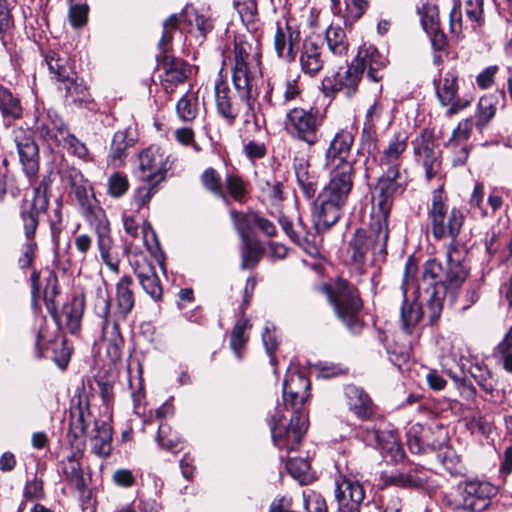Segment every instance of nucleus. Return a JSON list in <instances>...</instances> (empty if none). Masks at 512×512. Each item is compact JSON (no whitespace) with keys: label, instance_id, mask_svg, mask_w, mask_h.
Listing matches in <instances>:
<instances>
[{"label":"nucleus","instance_id":"32","mask_svg":"<svg viewBox=\"0 0 512 512\" xmlns=\"http://www.w3.org/2000/svg\"><path fill=\"white\" fill-rule=\"evenodd\" d=\"M408 136L406 133H395L389 140L379 159L382 170L400 171L402 157L407 148Z\"/></svg>","mask_w":512,"mask_h":512},{"label":"nucleus","instance_id":"1","mask_svg":"<svg viewBox=\"0 0 512 512\" xmlns=\"http://www.w3.org/2000/svg\"><path fill=\"white\" fill-rule=\"evenodd\" d=\"M352 162L336 165L327 185L318 194L312 208V219L318 232L327 231L341 217L353 188Z\"/></svg>","mask_w":512,"mask_h":512},{"label":"nucleus","instance_id":"31","mask_svg":"<svg viewBox=\"0 0 512 512\" xmlns=\"http://www.w3.org/2000/svg\"><path fill=\"white\" fill-rule=\"evenodd\" d=\"M35 196L28 209L22 208L20 218L23 223V229L26 240H35V233L39 224L38 214L40 211H46L48 207V198L40 188H35Z\"/></svg>","mask_w":512,"mask_h":512},{"label":"nucleus","instance_id":"27","mask_svg":"<svg viewBox=\"0 0 512 512\" xmlns=\"http://www.w3.org/2000/svg\"><path fill=\"white\" fill-rule=\"evenodd\" d=\"M131 265L142 289L153 300H161L163 289L154 265L144 257L136 259Z\"/></svg>","mask_w":512,"mask_h":512},{"label":"nucleus","instance_id":"16","mask_svg":"<svg viewBox=\"0 0 512 512\" xmlns=\"http://www.w3.org/2000/svg\"><path fill=\"white\" fill-rule=\"evenodd\" d=\"M12 139L17 147L23 172L29 178L35 177L39 171V148L32 134L18 126L12 130Z\"/></svg>","mask_w":512,"mask_h":512},{"label":"nucleus","instance_id":"12","mask_svg":"<svg viewBox=\"0 0 512 512\" xmlns=\"http://www.w3.org/2000/svg\"><path fill=\"white\" fill-rule=\"evenodd\" d=\"M185 23L189 28L195 26L202 36L213 29L209 17L199 13L194 7L186 6L181 13L170 15L163 23V33L159 41V48L167 51L173 39V33L180 24Z\"/></svg>","mask_w":512,"mask_h":512},{"label":"nucleus","instance_id":"2","mask_svg":"<svg viewBox=\"0 0 512 512\" xmlns=\"http://www.w3.org/2000/svg\"><path fill=\"white\" fill-rule=\"evenodd\" d=\"M133 279L129 275L120 278L116 285L117 315L110 314V299L108 293L97 288L94 302V312L101 319V327L104 337L116 338L120 334L118 318L125 319L132 311L135 298L132 290Z\"/></svg>","mask_w":512,"mask_h":512},{"label":"nucleus","instance_id":"18","mask_svg":"<svg viewBox=\"0 0 512 512\" xmlns=\"http://www.w3.org/2000/svg\"><path fill=\"white\" fill-rule=\"evenodd\" d=\"M301 36L299 28L290 20L277 22L274 35V48L278 57L287 62L296 59Z\"/></svg>","mask_w":512,"mask_h":512},{"label":"nucleus","instance_id":"33","mask_svg":"<svg viewBox=\"0 0 512 512\" xmlns=\"http://www.w3.org/2000/svg\"><path fill=\"white\" fill-rule=\"evenodd\" d=\"M354 136L347 130H341L335 134L325 154L326 166L336 167L347 160L350 155Z\"/></svg>","mask_w":512,"mask_h":512},{"label":"nucleus","instance_id":"55","mask_svg":"<svg viewBox=\"0 0 512 512\" xmlns=\"http://www.w3.org/2000/svg\"><path fill=\"white\" fill-rule=\"evenodd\" d=\"M21 189L16 183L15 176L11 173L10 169L0 167V203L9 194L13 198L19 197Z\"/></svg>","mask_w":512,"mask_h":512},{"label":"nucleus","instance_id":"38","mask_svg":"<svg viewBox=\"0 0 512 512\" xmlns=\"http://www.w3.org/2000/svg\"><path fill=\"white\" fill-rule=\"evenodd\" d=\"M293 169L297 184L304 197L312 199L318 188V177L311 170L309 162L303 157H296L293 161Z\"/></svg>","mask_w":512,"mask_h":512},{"label":"nucleus","instance_id":"54","mask_svg":"<svg viewBox=\"0 0 512 512\" xmlns=\"http://www.w3.org/2000/svg\"><path fill=\"white\" fill-rule=\"evenodd\" d=\"M225 192L236 202H244L247 194V183L237 174H227L225 177Z\"/></svg>","mask_w":512,"mask_h":512},{"label":"nucleus","instance_id":"46","mask_svg":"<svg viewBox=\"0 0 512 512\" xmlns=\"http://www.w3.org/2000/svg\"><path fill=\"white\" fill-rule=\"evenodd\" d=\"M112 431L106 423H96V435L92 437V451L99 457H107L111 453Z\"/></svg>","mask_w":512,"mask_h":512},{"label":"nucleus","instance_id":"15","mask_svg":"<svg viewBox=\"0 0 512 512\" xmlns=\"http://www.w3.org/2000/svg\"><path fill=\"white\" fill-rule=\"evenodd\" d=\"M467 248L460 242L449 243L446 249V267L444 268L445 290L459 288L469 274Z\"/></svg>","mask_w":512,"mask_h":512},{"label":"nucleus","instance_id":"25","mask_svg":"<svg viewBox=\"0 0 512 512\" xmlns=\"http://www.w3.org/2000/svg\"><path fill=\"white\" fill-rule=\"evenodd\" d=\"M35 131L49 145H60L69 132L64 122L56 115L38 113L35 116Z\"/></svg>","mask_w":512,"mask_h":512},{"label":"nucleus","instance_id":"14","mask_svg":"<svg viewBox=\"0 0 512 512\" xmlns=\"http://www.w3.org/2000/svg\"><path fill=\"white\" fill-rule=\"evenodd\" d=\"M458 508L467 512H482L489 507L497 489L488 482L469 480L459 484Z\"/></svg>","mask_w":512,"mask_h":512},{"label":"nucleus","instance_id":"20","mask_svg":"<svg viewBox=\"0 0 512 512\" xmlns=\"http://www.w3.org/2000/svg\"><path fill=\"white\" fill-rule=\"evenodd\" d=\"M215 103L218 113L232 125L240 113L241 100L239 94L236 96L230 89L221 73L218 74L214 84Z\"/></svg>","mask_w":512,"mask_h":512},{"label":"nucleus","instance_id":"36","mask_svg":"<svg viewBox=\"0 0 512 512\" xmlns=\"http://www.w3.org/2000/svg\"><path fill=\"white\" fill-rule=\"evenodd\" d=\"M0 115L6 127L24 117V107L18 94L0 84Z\"/></svg>","mask_w":512,"mask_h":512},{"label":"nucleus","instance_id":"45","mask_svg":"<svg viewBox=\"0 0 512 512\" xmlns=\"http://www.w3.org/2000/svg\"><path fill=\"white\" fill-rule=\"evenodd\" d=\"M325 40L329 51L338 58H344L348 51V39L344 29L340 26H329L325 33Z\"/></svg>","mask_w":512,"mask_h":512},{"label":"nucleus","instance_id":"13","mask_svg":"<svg viewBox=\"0 0 512 512\" xmlns=\"http://www.w3.org/2000/svg\"><path fill=\"white\" fill-rule=\"evenodd\" d=\"M138 162L139 178L144 183H161L171 168L170 155L156 145L140 152Z\"/></svg>","mask_w":512,"mask_h":512},{"label":"nucleus","instance_id":"26","mask_svg":"<svg viewBox=\"0 0 512 512\" xmlns=\"http://www.w3.org/2000/svg\"><path fill=\"white\" fill-rule=\"evenodd\" d=\"M414 154L416 160L423 165L427 179L431 180L438 173L440 168L439 155L436 151L433 138L426 133H422L416 138L414 142Z\"/></svg>","mask_w":512,"mask_h":512},{"label":"nucleus","instance_id":"37","mask_svg":"<svg viewBox=\"0 0 512 512\" xmlns=\"http://www.w3.org/2000/svg\"><path fill=\"white\" fill-rule=\"evenodd\" d=\"M36 345L39 349L51 350V357L59 368L65 369L67 367L71 357V349L67 346L65 337L59 336L47 341L45 329L41 328L37 334Z\"/></svg>","mask_w":512,"mask_h":512},{"label":"nucleus","instance_id":"52","mask_svg":"<svg viewBox=\"0 0 512 512\" xmlns=\"http://www.w3.org/2000/svg\"><path fill=\"white\" fill-rule=\"evenodd\" d=\"M156 441L161 448L173 453L178 452L182 448L181 438L164 423L159 425Z\"/></svg>","mask_w":512,"mask_h":512},{"label":"nucleus","instance_id":"29","mask_svg":"<svg viewBox=\"0 0 512 512\" xmlns=\"http://www.w3.org/2000/svg\"><path fill=\"white\" fill-rule=\"evenodd\" d=\"M361 437L363 441L372 447L380 448L389 453H400L401 447L397 434L393 430L375 428L366 425L362 427Z\"/></svg>","mask_w":512,"mask_h":512},{"label":"nucleus","instance_id":"49","mask_svg":"<svg viewBox=\"0 0 512 512\" xmlns=\"http://www.w3.org/2000/svg\"><path fill=\"white\" fill-rule=\"evenodd\" d=\"M493 357L497 364L501 365L506 372L512 374V328L494 349Z\"/></svg>","mask_w":512,"mask_h":512},{"label":"nucleus","instance_id":"17","mask_svg":"<svg viewBox=\"0 0 512 512\" xmlns=\"http://www.w3.org/2000/svg\"><path fill=\"white\" fill-rule=\"evenodd\" d=\"M365 498V491L358 480L339 474L335 479V499L342 512H357Z\"/></svg>","mask_w":512,"mask_h":512},{"label":"nucleus","instance_id":"47","mask_svg":"<svg viewBox=\"0 0 512 512\" xmlns=\"http://www.w3.org/2000/svg\"><path fill=\"white\" fill-rule=\"evenodd\" d=\"M341 90L347 97H352L358 90L362 78V69L359 65L352 63L344 72H337Z\"/></svg>","mask_w":512,"mask_h":512},{"label":"nucleus","instance_id":"4","mask_svg":"<svg viewBox=\"0 0 512 512\" xmlns=\"http://www.w3.org/2000/svg\"><path fill=\"white\" fill-rule=\"evenodd\" d=\"M428 219L435 239L450 238V243L459 242L457 238L464 225L465 215L460 208L449 207L443 186H439L432 193Z\"/></svg>","mask_w":512,"mask_h":512},{"label":"nucleus","instance_id":"64","mask_svg":"<svg viewBox=\"0 0 512 512\" xmlns=\"http://www.w3.org/2000/svg\"><path fill=\"white\" fill-rule=\"evenodd\" d=\"M129 186L130 184L127 176L120 172H115L108 178L107 191L111 197L119 198L128 191Z\"/></svg>","mask_w":512,"mask_h":512},{"label":"nucleus","instance_id":"53","mask_svg":"<svg viewBox=\"0 0 512 512\" xmlns=\"http://www.w3.org/2000/svg\"><path fill=\"white\" fill-rule=\"evenodd\" d=\"M59 285L57 275L53 271H48L45 277V287L43 289V300L49 314H54L56 305L55 298L59 295Z\"/></svg>","mask_w":512,"mask_h":512},{"label":"nucleus","instance_id":"57","mask_svg":"<svg viewBox=\"0 0 512 512\" xmlns=\"http://www.w3.org/2000/svg\"><path fill=\"white\" fill-rule=\"evenodd\" d=\"M464 11L471 28L476 30L484 23L483 0H465Z\"/></svg>","mask_w":512,"mask_h":512},{"label":"nucleus","instance_id":"42","mask_svg":"<svg viewBox=\"0 0 512 512\" xmlns=\"http://www.w3.org/2000/svg\"><path fill=\"white\" fill-rule=\"evenodd\" d=\"M45 61L52 78L59 82V86L74 76L65 55H61L55 51H50L46 54Z\"/></svg>","mask_w":512,"mask_h":512},{"label":"nucleus","instance_id":"3","mask_svg":"<svg viewBox=\"0 0 512 512\" xmlns=\"http://www.w3.org/2000/svg\"><path fill=\"white\" fill-rule=\"evenodd\" d=\"M388 236V225L371 218L368 231L359 229L349 240L345 252L346 263L353 265L357 270H362L369 252L375 256H384Z\"/></svg>","mask_w":512,"mask_h":512},{"label":"nucleus","instance_id":"7","mask_svg":"<svg viewBox=\"0 0 512 512\" xmlns=\"http://www.w3.org/2000/svg\"><path fill=\"white\" fill-rule=\"evenodd\" d=\"M261 80L260 65L250 63L247 66H239L232 68V81L234 87L239 94L241 100H245L247 111L245 124L254 127V130L260 129L259 120L257 118L254 100L258 94V82Z\"/></svg>","mask_w":512,"mask_h":512},{"label":"nucleus","instance_id":"59","mask_svg":"<svg viewBox=\"0 0 512 512\" xmlns=\"http://www.w3.org/2000/svg\"><path fill=\"white\" fill-rule=\"evenodd\" d=\"M450 33L456 40L464 38V31L467 28L464 26L462 18V4L460 0H453V5L450 11Z\"/></svg>","mask_w":512,"mask_h":512},{"label":"nucleus","instance_id":"34","mask_svg":"<svg viewBox=\"0 0 512 512\" xmlns=\"http://www.w3.org/2000/svg\"><path fill=\"white\" fill-rule=\"evenodd\" d=\"M72 448V454L67 456V458L61 462L62 472L66 480L76 488L81 497H85L87 492V485L80 464V459L82 457L84 447Z\"/></svg>","mask_w":512,"mask_h":512},{"label":"nucleus","instance_id":"22","mask_svg":"<svg viewBox=\"0 0 512 512\" xmlns=\"http://www.w3.org/2000/svg\"><path fill=\"white\" fill-rule=\"evenodd\" d=\"M309 379L299 371H289L283 382V399L286 405H290L294 412L301 411L302 405L308 399L310 393Z\"/></svg>","mask_w":512,"mask_h":512},{"label":"nucleus","instance_id":"28","mask_svg":"<svg viewBox=\"0 0 512 512\" xmlns=\"http://www.w3.org/2000/svg\"><path fill=\"white\" fill-rule=\"evenodd\" d=\"M355 65H359L362 73L367 70V77L379 82L383 78L382 70L387 64V59L373 45L364 44L359 48Z\"/></svg>","mask_w":512,"mask_h":512},{"label":"nucleus","instance_id":"44","mask_svg":"<svg viewBox=\"0 0 512 512\" xmlns=\"http://www.w3.org/2000/svg\"><path fill=\"white\" fill-rule=\"evenodd\" d=\"M496 113V100L494 96H482L477 103L474 113L473 125L482 132Z\"/></svg>","mask_w":512,"mask_h":512},{"label":"nucleus","instance_id":"48","mask_svg":"<svg viewBox=\"0 0 512 512\" xmlns=\"http://www.w3.org/2000/svg\"><path fill=\"white\" fill-rule=\"evenodd\" d=\"M132 146V140L127 138L125 131H117L112 139L109 159L114 165H121L127 156V149Z\"/></svg>","mask_w":512,"mask_h":512},{"label":"nucleus","instance_id":"40","mask_svg":"<svg viewBox=\"0 0 512 512\" xmlns=\"http://www.w3.org/2000/svg\"><path fill=\"white\" fill-rule=\"evenodd\" d=\"M84 215L95 230L97 240L111 238L110 224L102 207L98 204H88L84 208Z\"/></svg>","mask_w":512,"mask_h":512},{"label":"nucleus","instance_id":"56","mask_svg":"<svg viewBox=\"0 0 512 512\" xmlns=\"http://www.w3.org/2000/svg\"><path fill=\"white\" fill-rule=\"evenodd\" d=\"M418 13L420 15L421 25L425 32L440 27L439 10L437 5L429 2L424 3L421 8L418 9Z\"/></svg>","mask_w":512,"mask_h":512},{"label":"nucleus","instance_id":"63","mask_svg":"<svg viewBox=\"0 0 512 512\" xmlns=\"http://www.w3.org/2000/svg\"><path fill=\"white\" fill-rule=\"evenodd\" d=\"M97 245L102 261L112 272L118 274L120 261L111 253V249L113 247L112 238L97 240Z\"/></svg>","mask_w":512,"mask_h":512},{"label":"nucleus","instance_id":"24","mask_svg":"<svg viewBox=\"0 0 512 512\" xmlns=\"http://www.w3.org/2000/svg\"><path fill=\"white\" fill-rule=\"evenodd\" d=\"M161 50L164 53L161 63L163 70L161 84L167 93H172L179 84L184 83L187 79L189 66L184 60L169 55V48L167 51Z\"/></svg>","mask_w":512,"mask_h":512},{"label":"nucleus","instance_id":"35","mask_svg":"<svg viewBox=\"0 0 512 512\" xmlns=\"http://www.w3.org/2000/svg\"><path fill=\"white\" fill-rule=\"evenodd\" d=\"M83 312L84 300L74 297L70 303L64 305L61 313H58L56 308L55 313L50 315L59 328L64 327L71 334H75L80 330Z\"/></svg>","mask_w":512,"mask_h":512},{"label":"nucleus","instance_id":"61","mask_svg":"<svg viewBox=\"0 0 512 512\" xmlns=\"http://www.w3.org/2000/svg\"><path fill=\"white\" fill-rule=\"evenodd\" d=\"M140 185L133 195V205L136 207V210L139 211L145 206L148 205L152 197L157 192V187L159 183H144Z\"/></svg>","mask_w":512,"mask_h":512},{"label":"nucleus","instance_id":"58","mask_svg":"<svg viewBox=\"0 0 512 512\" xmlns=\"http://www.w3.org/2000/svg\"><path fill=\"white\" fill-rule=\"evenodd\" d=\"M177 114L183 121H192L198 112V98L193 94H185L177 103Z\"/></svg>","mask_w":512,"mask_h":512},{"label":"nucleus","instance_id":"5","mask_svg":"<svg viewBox=\"0 0 512 512\" xmlns=\"http://www.w3.org/2000/svg\"><path fill=\"white\" fill-rule=\"evenodd\" d=\"M334 307L337 317L352 332L359 333L363 323L359 313L363 308L358 289L344 279H338L333 286H323Z\"/></svg>","mask_w":512,"mask_h":512},{"label":"nucleus","instance_id":"23","mask_svg":"<svg viewBox=\"0 0 512 512\" xmlns=\"http://www.w3.org/2000/svg\"><path fill=\"white\" fill-rule=\"evenodd\" d=\"M90 418L89 404L83 403L79 398L76 404H73L69 410V423L67 439L71 447H84V436L88 427Z\"/></svg>","mask_w":512,"mask_h":512},{"label":"nucleus","instance_id":"62","mask_svg":"<svg viewBox=\"0 0 512 512\" xmlns=\"http://www.w3.org/2000/svg\"><path fill=\"white\" fill-rule=\"evenodd\" d=\"M249 327V322L247 319H241L237 321L235 324L230 338V346L237 355L238 358L241 357L240 350L244 347L247 337L245 336V331Z\"/></svg>","mask_w":512,"mask_h":512},{"label":"nucleus","instance_id":"50","mask_svg":"<svg viewBox=\"0 0 512 512\" xmlns=\"http://www.w3.org/2000/svg\"><path fill=\"white\" fill-rule=\"evenodd\" d=\"M200 182L207 191L221 198L224 202H228L221 176L214 168L205 169L200 176Z\"/></svg>","mask_w":512,"mask_h":512},{"label":"nucleus","instance_id":"41","mask_svg":"<svg viewBox=\"0 0 512 512\" xmlns=\"http://www.w3.org/2000/svg\"><path fill=\"white\" fill-rule=\"evenodd\" d=\"M260 65V54L258 45L249 42L241 37L235 39L234 45V65L233 67L247 66L250 63Z\"/></svg>","mask_w":512,"mask_h":512},{"label":"nucleus","instance_id":"10","mask_svg":"<svg viewBox=\"0 0 512 512\" xmlns=\"http://www.w3.org/2000/svg\"><path fill=\"white\" fill-rule=\"evenodd\" d=\"M460 75L456 68L447 70L438 80H434L435 93L441 106L447 107L446 116L459 114L469 107L473 97L470 95L459 96Z\"/></svg>","mask_w":512,"mask_h":512},{"label":"nucleus","instance_id":"43","mask_svg":"<svg viewBox=\"0 0 512 512\" xmlns=\"http://www.w3.org/2000/svg\"><path fill=\"white\" fill-rule=\"evenodd\" d=\"M59 89H64L66 97L71 98L74 104L80 107L84 106L90 110L94 109V103L87 87L83 83H78L75 76L59 86Z\"/></svg>","mask_w":512,"mask_h":512},{"label":"nucleus","instance_id":"9","mask_svg":"<svg viewBox=\"0 0 512 512\" xmlns=\"http://www.w3.org/2000/svg\"><path fill=\"white\" fill-rule=\"evenodd\" d=\"M383 174L375 187V195L372 199V219H377L388 225L390 211L394 196L405 190L401 182L400 171L382 170Z\"/></svg>","mask_w":512,"mask_h":512},{"label":"nucleus","instance_id":"11","mask_svg":"<svg viewBox=\"0 0 512 512\" xmlns=\"http://www.w3.org/2000/svg\"><path fill=\"white\" fill-rule=\"evenodd\" d=\"M280 422V417L272 416L270 427L274 445L278 449L286 450L287 452L296 451L300 447L303 435L308 429L307 415L303 411L296 410L293 412L288 426Z\"/></svg>","mask_w":512,"mask_h":512},{"label":"nucleus","instance_id":"30","mask_svg":"<svg viewBox=\"0 0 512 512\" xmlns=\"http://www.w3.org/2000/svg\"><path fill=\"white\" fill-rule=\"evenodd\" d=\"M345 396L349 410L357 418L368 421L373 417L374 403L363 388L349 384L345 387Z\"/></svg>","mask_w":512,"mask_h":512},{"label":"nucleus","instance_id":"51","mask_svg":"<svg viewBox=\"0 0 512 512\" xmlns=\"http://www.w3.org/2000/svg\"><path fill=\"white\" fill-rule=\"evenodd\" d=\"M242 242L241 268H253L261 259L263 249L257 241L252 240L250 237H244Z\"/></svg>","mask_w":512,"mask_h":512},{"label":"nucleus","instance_id":"21","mask_svg":"<svg viewBox=\"0 0 512 512\" xmlns=\"http://www.w3.org/2000/svg\"><path fill=\"white\" fill-rule=\"evenodd\" d=\"M323 51V40L319 36L305 38L299 53L300 69L305 75L315 77L322 71L325 63Z\"/></svg>","mask_w":512,"mask_h":512},{"label":"nucleus","instance_id":"19","mask_svg":"<svg viewBox=\"0 0 512 512\" xmlns=\"http://www.w3.org/2000/svg\"><path fill=\"white\" fill-rule=\"evenodd\" d=\"M473 129V119L466 118L461 120L457 127L452 131L450 138L445 142V148L452 153V163L454 166H462L466 163L470 147L468 140L471 137Z\"/></svg>","mask_w":512,"mask_h":512},{"label":"nucleus","instance_id":"39","mask_svg":"<svg viewBox=\"0 0 512 512\" xmlns=\"http://www.w3.org/2000/svg\"><path fill=\"white\" fill-rule=\"evenodd\" d=\"M423 314L422 305L416 300L409 301L406 298V291L404 290V300L400 312L403 331L407 334H412L423 318Z\"/></svg>","mask_w":512,"mask_h":512},{"label":"nucleus","instance_id":"8","mask_svg":"<svg viewBox=\"0 0 512 512\" xmlns=\"http://www.w3.org/2000/svg\"><path fill=\"white\" fill-rule=\"evenodd\" d=\"M444 268L436 259H429L422 269L423 281H428L430 287L425 289V307L429 322L434 324L440 318L445 298Z\"/></svg>","mask_w":512,"mask_h":512},{"label":"nucleus","instance_id":"60","mask_svg":"<svg viewBox=\"0 0 512 512\" xmlns=\"http://www.w3.org/2000/svg\"><path fill=\"white\" fill-rule=\"evenodd\" d=\"M63 146L69 153L82 159L84 161H90V152L86 144L80 141L74 134L68 132L64 139L61 141Z\"/></svg>","mask_w":512,"mask_h":512},{"label":"nucleus","instance_id":"6","mask_svg":"<svg viewBox=\"0 0 512 512\" xmlns=\"http://www.w3.org/2000/svg\"><path fill=\"white\" fill-rule=\"evenodd\" d=\"M324 115L316 107H294L285 116V129L299 141L313 146L321 139Z\"/></svg>","mask_w":512,"mask_h":512}]
</instances>
